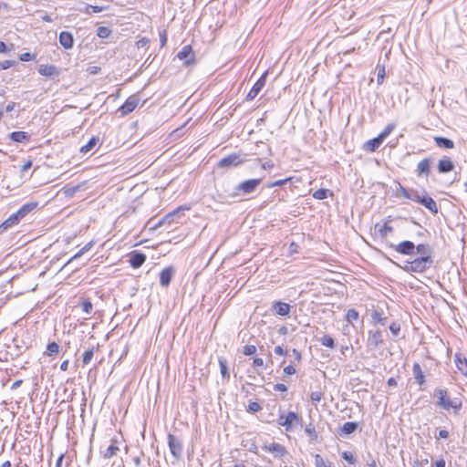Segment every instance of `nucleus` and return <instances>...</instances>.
I'll return each instance as SVG.
<instances>
[{"mask_svg":"<svg viewBox=\"0 0 467 467\" xmlns=\"http://www.w3.org/2000/svg\"><path fill=\"white\" fill-rule=\"evenodd\" d=\"M434 265V249L431 244L410 242V272L423 273Z\"/></svg>","mask_w":467,"mask_h":467,"instance_id":"1","label":"nucleus"},{"mask_svg":"<svg viewBox=\"0 0 467 467\" xmlns=\"http://www.w3.org/2000/svg\"><path fill=\"white\" fill-rule=\"evenodd\" d=\"M410 201L415 202L425 207L433 215L438 213V205L436 202L429 195L425 190H410Z\"/></svg>","mask_w":467,"mask_h":467,"instance_id":"2","label":"nucleus"},{"mask_svg":"<svg viewBox=\"0 0 467 467\" xmlns=\"http://www.w3.org/2000/svg\"><path fill=\"white\" fill-rule=\"evenodd\" d=\"M412 226H410V237L412 240L410 242L413 243V245L417 244H430L431 234L430 232L420 225L418 223L411 221Z\"/></svg>","mask_w":467,"mask_h":467,"instance_id":"3","label":"nucleus"},{"mask_svg":"<svg viewBox=\"0 0 467 467\" xmlns=\"http://www.w3.org/2000/svg\"><path fill=\"white\" fill-rule=\"evenodd\" d=\"M436 396L438 404L444 410L453 409L457 412L462 408V402L458 399L451 400L446 389H437Z\"/></svg>","mask_w":467,"mask_h":467,"instance_id":"4","label":"nucleus"},{"mask_svg":"<svg viewBox=\"0 0 467 467\" xmlns=\"http://www.w3.org/2000/svg\"><path fill=\"white\" fill-rule=\"evenodd\" d=\"M262 181V178H258L249 179L240 182L234 187V196H245L247 194L253 193L260 185Z\"/></svg>","mask_w":467,"mask_h":467,"instance_id":"5","label":"nucleus"},{"mask_svg":"<svg viewBox=\"0 0 467 467\" xmlns=\"http://www.w3.org/2000/svg\"><path fill=\"white\" fill-rule=\"evenodd\" d=\"M246 154L233 153L223 158L217 164L219 168L237 167L243 164L246 159Z\"/></svg>","mask_w":467,"mask_h":467,"instance_id":"6","label":"nucleus"},{"mask_svg":"<svg viewBox=\"0 0 467 467\" xmlns=\"http://www.w3.org/2000/svg\"><path fill=\"white\" fill-rule=\"evenodd\" d=\"M427 367L425 364L420 365V363L415 362L412 367V374L415 379V382L419 385L420 390H424L426 389V374Z\"/></svg>","mask_w":467,"mask_h":467,"instance_id":"7","label":"nucleus"},{"mask_svg":"<svg viewBox=\"0 0 467 467\" xmlns=\"http://www.w3.org/2000/svg\"><path fill=\"white\" fill-rule=\"evenodd\" d=\"M180 60L184 61L185 66H192L195 64V55L191 45H185L181 51L177 54Z\"/></svg>","mask_w":467,"mask_h":467,"instance_id":"8","label":"nucleus"},{"mask_svg":"<svg viewBox=\"0 0 467 467\" xmlns=\"http://www.w3.org/2000/svg\"><path fill=\"white\" fill-rule=\"evenodd\" d=\"M140 103V98L138 95L130 96L124 104L119 108V111L122 116L128 115L132 112L138 104Z\"/></svg>","mask_w":467,"mask_h":467,"instance_id":"9","label":"nucleus"},{"mask_svg":"<svg viewBox=\"0 0 467 467\" xmlns=\"http://www.w3.org/2000/svg\"><path fill=\"white\" fill-rule=\"evenodd\" d=\"M168 445L171 451V453L176 458L179 459L182 454V443L180 439L175 437L173 434L168 435Z\"/></svg>","mask_w":467,"mask_h":467,"instance_id":"10","label":"nucleus"},{"mask_svg":"<svg viewBox=\"0 0 467 467\" xmlns=\"http://www.w3.org/2000/svg\"><path fill=\"white\" fill-rule=\"evenodd\" d=\"M189 209H190L189 207H183V206L178 207L174 211L167 213L162 219H161L159 221V223L153 227V229H157V228L161 227V225H163L164 223H171L172 222H174L175 217H180L182 214V212L184 210H189Z\"/></svg>","mask_w":467,"mask_h":467,"instance_id":"11","label":"nucleus"},{"mask_svg":"<svg viewBox=\"0 0 467 467\" xmlns=\"http://www.w3.org/2000/svg\"><path fill=\"white\" fill-rule=\"evenodd\" d=\"M266 76H267V72H265L260 77V78L254 83V85L253 86V88L250 89V91L248 92V94L246 96L247 101L253 100L259 94V92L262 90V88L265 85Z\"/></svg>","mask_w":467,"mask_h":467,"instance_id":"12","label":"nucleus"},{"mask_svg":"<svg viewBox=\"0 0 467 467\" xmlns=\"http://www.w3.org/2000/svg\"><path fill=\"white\" fill-rule=\"evenodd\" d=\"M294 424H300L302 426V419L294 411H289L284 421L280 423V426L285 427V431H289L292 430Z\"/></svg>","mask_w":467,"mask_h":467,"instance_id":"13","label":"nucleus"},{"mask_svg":"<svg viewBox=\"0 0 467 467\" xmlns=\"http://www.w3.org/2000/svg\"><path fill=\"white\" fill-rule=\"evenodd\" d=\"M262 449L265 451L275 453V457L282 458L287 454L285 447L277 442H272L270 444H264Z\"/></svg>","mask_w":467,"mask_h":467,"instance_id":"14","label":"nucleus"},{"mask_svg":"<svg viewBox=\"0 0 467 467\" xmlns=\"http://www.w3.org/2000/svg\"><path fill=\"white\" fill-rule=\"evenodd\" d=\"M383 342V335L379 330H370L368 337V347L375 348Z\"/></svg>","mask_w":467,"mask_h":467,"instance_id":"15","label":"nucleus"},{"mask_svg":"<svg viewBox=\"0 0 467 467\" xmlns=\"http://www.w3.org/2000/svg\"><path fill=\"white\" fill-rule=\"evenodd\" d=\"M175 274V270L172 266L164 268L160 274V285L162 287H167Z\"/></svg>","mask_w":467,"mask_h":467,"instance_id":"16","label":"nucleus"},{"mask_svg":"<svg viewBox=\"0 0 467 467\" xmlns=\"http://www.w3.org/2000/svg\"><path fill=\"white\" fill-rule=\"evenodd\" d=\"M431 161L430 158H425V159L421 160L418 163L417 168L415 170L416 174L419 177H421V176L428 177L430 174V171H431Z\"/></svg>","mask_w":467,"mask_h":467,"instance_id":"17","label":"nucleus"},{"mask_svg":"<svg viewBox=\"0 0 467 467\" xmlns=\"http://www.w3.org/2000/svg\"><path fill=\"white\" fill-rule=\"evenodd\" d=\"M38 73L45 77L52 78H57L60 74L59 69L54 65H40Z\"/></svg>","mask_w":467,"mask_h":467,"instance_id":"18","label":"nucleus"},{"mask_svg":"<svg viewBox=\"0 0 467 467\" xmlns=\"http://www.w3.org/2000/svg\"><path fill=\"white\" fill-rule=\"evenodd\" d=\"M129 256V262L133 268L140 267L146 261V255L138 251L131 252Z\"/></svg>","mask_w":467,"mask_h":467,"instance_id":"19","label":"nucleus"},{"mask_svg":"<svg viewBox=\"0 0 467 467\" xmlns=\"http://www.w3.org/2000/svg\"><path fill=\"white\" fill-rule=\"evenodd\" d=\"M59 44L65 49H71L74 46V37L70 32L62 31L58 36Z\"/></svg>","mask_w":467,"mask_h":467,"instance_id":"20","label":"nucleus"},{"mask_svg":"<svg viewBox=\"0 0 467 467\" xmlns=\"http://www.w3.org/2000/svg\"><path fill=\"white\" fill-rule=\"evenodd\" d=\"M438 171L440 173H448L454 169V163L449 157H443L438 162Z\"/></svg>","mask_w":467,"mask_h":467,"instance_id":"21","label":"nucleus"},{"mask_svg":"<svg viewBox=\"0 0 467 467\" xmlns=\"http://www.w3.org/2000/svg\"><path fill=\"white\" fill-rule=\"evenodd\" d=\"M384 140L380 136H377L376 138H373L369 140H368L364 146L363 149L366 151L374 152L376 151L380 145L383 143Z\"/></svg>","mask_w":467,"mask_h":467,"instance_id":"22","label":"nucleus"},{"mask_svg":"<svg viewBox=\"0 0 467 467\" xmlns=\"http://www.w3.org/2000/svg\"><path fill=\"white\" fill-rule=\"evenodd\" d=\"M371 318L376 324L385 325L388 317L385 315L382 308L378 306L372 310Z\"/></svg>","mask_w":467,"mask_h":467,"instance_id":"23","label":"nucleus"},{"mask_svg":"<svg viewBox=\"0 0 467 467\" xmlns=\"http://www.w3.org/2000/svg\"><path fill=\"white\" fill-rule=\"evenodd\" d=\"M455 364L458 370L464 376H467V359L461 353L455 354Z\"/></svg>","mask_w":467,"mask_h":467,"instance_id":"24","label":"nucleus"},{"mask_svg":"<svg viewBox=\"0 0 467 467\" xmlns=\"http://www.w3.org/2000/svg\"><path fill=\"white\" fill-rule=\"evenodd\" d=\"M8 137L15 142H27L30 140V135L26 131H13Z\"/></svg>","mask_w":467,"mask_h":467,"instance_id":"25","label":"nucleus"},{"mask_svg":"<svg viewBox=\"0 0 467 467\" xmlns=\"http://www.w3.org/2000/svg\"><path fill=\"white\" fill-rule=\"evenodd\" d=\"M358 427V425L357 422L348 421L344 423L342 427H340L338 435L343 436L352 434L357 431Z\"/></svg>","mask_w":467,"mask_h":467,"instance_id":"26","label":"nucleus"},{"mask_svg":"<svg viewBox=\"0 0 467 467\" xmlns=\"http://www.w3.org/2000/svg\"><path fill=\"white\" fill-rule=\"evenodd\" d=\"M119 451V448L117 445V441L112 440L111 443L106 448V450L101 451V453L105 459H109L115 456Z\"/></svg>","mask_w":467,"mask_h":467,"instance_id":"27","label":"nucleus"},{"mask_svg":"<svg viewBox=\"0 0 467 467\" xmlns=\"http://www.w3.org/2000/svg\"><path fill=\"white\" fill-rule=\"evenodd\" d=\"M274 309L277 315L285 317L289 315L290 305L278 301L274 304Z\"/></svg>","mask_w":467,"mask_h":467,"instance_id":"28","label":"nucleus"},{"mask_svg":"<svg viewBox=\"0 0 467 467\" xmlns=\"http://www.w3.org/2000/svg\"><path fill=\"white\" fill-rule=\"evenodd\" d=\"M434 141L439 148L452 149L454 147V142L445 137H435Z\"/></svg>","mask_w":467,"mask_h":467,"instance_id":"29","label":"nucleus"},{"mask_svg":"<svg viewBox=\"0 0 467 467\" xmlns=\"http://www.w3.org/2000/svg\"><path fill=\"white\" fill-rule=\"evenodd\" d=\"M37 206L36 202H28L24 204L17 212V215L20 219H23L26 214L33 211Z\"/></svg>","mask_w":467,"mask_h":467,"instance_id":"30","label":"nucleus"},{"mask_svg":"<svg viewBox=\"0 0 467 467\" xmlns=\"http://www.w3.org/2000/svg\"><path fill=\"white\" fill-rule=\"evenodd\" d=\"M219 366L220 371L223 379L229 380L230 379V372L228 369V363L224 358H219Z\"/></svg>","mask_w":467,"mask_h":467,"instance_id":"31","label":"nucleus"},{"mask_svg":"<svg viewBox=\"0 0 467 467\" xmlns=\"http://www.w3.org/2000/svg\"><path fill=\"white\" fill-rule=\"evenodd\" d=\"M333 192L329 189H318L313 192V197L317 200H324L332 196Z\"/></svg>","mask_w":467,"mask_h":467,"instance_id":"32","label":"nucleus"},{"mask_svg":"<svg viewBox=\"0 0 467 467\" xmlns=\"http://www.w3.org/2000/svg\"><path fill=\"white\" fill-rule=\"evenodd\" d=\"M99 138L98 137H92L89 139V140L88 141L87 144L83 145L81 148H80V152L81 153H88V151H90L96 145L97 143L99 142Z\"/></svg>","mask_w":467,"mask_h":467,"instance_id":"33","label":"nucleus"},{"mask_svg":"<svg viewBox=\"0 0 467 467\" xmlns=\"http://www.w3.org/2000/svg\"><path fill=\"white\" fill-rule=\"evenodd\" d=\"M59 352V346L56 342H49L47 346V349L44 352V355L53 357Z\"/></svg>","mask_w":467,"mask_h":467,"instance_id":"34","label":"nucleus"},{"mask_svg":"<svg viewBox=\"0 0 467 467\" xmlns=\"http://www.w3.org/2000/svg\"><path fill=\"white\" fill-rule=\"evenodd\" d=\"M375 228L381 237H385L389 233L392 232V227L389 226L388 223L376 224Z\"/></svg>","mask_w":467,"mask_h":467,"instance_id":"35","label":"nucleus"},{"mask_svg":"<svg viewBox=\"0 0 467 467\" xmlns=\"http://www.w3.org/2000/svg\"><path fill=\"white\" fill-rule=\"evenodd\" d=\"M93 245L92 242H89L88 244H87L85 246H83L75 255H73L68 261L67 263L66 264V265H67L68 264H70L73 260L77 259V258H79L82 254H84L87 251H88L91 246Z\"/></svg>","mask_w":467,"mask_h":467,"instance_id":"36","label":"nucleus"},{"mask_svg":"<svg viewBox=\"0 0 467 467\" xmlns=\"http://www.w3.org/2000/svg\"><path fill=\"white\" fill-rule=\"evenodd\" d=\"M93 245L92 242H89L88 244H87L85 246H83L75 255H73L68 261L67 263L66 264V265H67L68 264H70L73 260L77 259V258H79L82 254H84L87 251H88L91 246Z\"/></svg>","mask_w":467,"mask_h":467,"instance_id":"37","label":"nucleus"},{"mask_svg":"<svg viewBox=\"0 0 467 467\" xmlns=\"http://www.w3.org/2000/svg\"><path fill=\"white\" fill-rule=\"evenodd\" d=\"M104 9L103 6L87 5L85 9H81L80 12L90 15L92 13L102 12Z\"/></svg>","mask_w":467,"mask_h":467,"instance_id":"38","label":"nucleus"},{"mask_svg":"<svg viewBox=\"0 0 467 467\" xmlns=\"http://www.w3.org/2000/svg\"><path fill=\"white\" fill-rule=\"evenodd\" d=\"M80 189L79 185L77 186H65L63 188V192L67 197H73L76 192H78Z\"/></svg>","mask_w":467,"mask_h":467,"instance_id":"39","label":"nucleus"},{"mask_svg":"<svg viewBox=\"0 0 467 467\" xmlns=\"http://www.w3.org/2000/svg\"><path fill=\"white\" fill-rule=\"evenodd\" d=\"M320 343L325 346V347H327V348H335V341L334 339L328 336V335H324L321 338H320Z\"/></svg>","mask_w":467,"mask_h":467,"instance_id":"40","label":"nucleus"},{"mask_svg":"<svg viewBox=\"0 0 467 467\" xmlns=\"http://www.w3.org/2000/svg\"><path fill=\"white\" fill-rule=\"evenodd\" d=\"M305 432L313 440V441H316L317 440V432L316 431V428L315 426L310 423L308 424L306 428H305Z\"/></svg>","mask_w":467,"mask_h":467,"instance_id":"41","label":"nucleus"},{"mask_svg":"<svg viewBox=\"0 0 467 467\" xmlns=\"http://www.w3.org/2000/svg\"><path fill=\"white\" fill-rule=\"evenodd\" d=\"M20 217L17 215V213H14L10 215L4 223L5 225H7L9 228L16 225L19 223Z\"/></svg>","mask_w":467,"mask_h":467,"instance_id":"42","label":"nucleus"},{"mask_svg":"<svg viewBox=\"0 0 467 467\" xmlns=\"http://www.w3.org/2000/svg\"><path fill=\"white\" fill-rule=\"evenodd\" d=\"M111 30L107 26H99L97 29V36L100 38H107L110 36Z\"/></svg>","mask_w":467,"mask_h":467,"instance_id":"43","label":"nucleus"},{"mask_svg":"<svg viewBox=\"0 0 467 467\" xmlns=\"http://www.w3.org/2000/svg\"><path fill=\"white\" fill-rule=\"evenodd\" d=\"M315 465L316 467H329L331 465V462L325 461L321 455L316 454Z\"/></svg>","mask_w":467,"mask_h":467,"instance_id":"44","label":"nucleus"},{"mask_svg":"<svg viewBox=\"0 0 467 467\" xmlns=\"http://www.w3.org/2000/svg\"><path fill=\"white\" fill-rule=\"evenodd\" d=\"M93 355H94V348H88V350H86L83 353V359H82L83 365H88L91 361Z\"/></svg>","mask_w":467,"mask_h":467,"instance_id":"45","label":"nucleus"},{"mask_svg":"<svg viewBox=\"0 0 467 467\" xmlns=\"http://www.w3.org/2000/svg\"><path fill=\"white\" fill-rule=\"evenodd\" d=\"M346 318H347L348 322H349V323H351L355 320H358V312L354 308L348 309L347 312Z\"/></svg>","mask_w":467,"mask_h":467,"instance_id":"46","label":"nucleus"},{"mask_svg":"<svg viewBox=\"0 0 467 467\" xmlns=\"http://www.w3.org/2000/svg\"><path fill=\"white\" fill-rule=\"evenodd\" d=\"M396 250L403 254H409V240L403 241L396 246Z\"/></svg>","mask_w":467,"mask_h":467,"instance_id":"47","label":"nucleus"},{"mask_svg":"<svg viewBox=\"0 0 467 467\" xmlns=\"http://www.w3.org/2000/svg\"><path fill=\"white\" fill-rule=\"evenodd\" d=\"M341 456L344 460H346L349 464H355L357 462V459L354 454L350 451H343Z\"/></svg>","mask_w":467,"mask_h":467,"instance_id":"48","label":"nucleus"},{"mask_svg":"<svg viewBox=\"0 0 467 467\" xmlns=\"http://www.w3.org/2000/svg\"><path fill=\"white\" fill-rule=\"evenodd\" d=\"M81 308L86 314H88V315L91 314V312L93 310V306H92V303L90 302V300H88V299L83 300L81 303Z\"/></svg>","mask_w":467,"mask_h":467,"instance_id":"49","label":"nucleus"},{"mask_svg":"<svg viewBox=\"0 0 467 467\" xmlns=\"http://www.w3.org/2000/svg\"><path fill=\"white\" fill-rule=\"evenodd\" d=\"M394 124H388L383 131H381L379 136H380L383 140H385L394 130Z\"/></svg>","mask_w":467,"mask_h":467,"instance_id":"50","label":"nucleus"},{"mask_svg":"<svg viewBox=\"0 0 467 467\" xmlns=\"http://www.w3.org/2000/svg\"><path fill=\"white\" fill-rule=\"evenodd\" d=\"M378 74H377V81L379 84H381L385 78V67L378 66L377 67Z\"/></svg>","mask_w":467,"mask_h":467,"instance_id":"51","label":"nucleus"},{"mask_svg":"<svg viewBox=\"0 0 467 467\" xmlns=\"http://www.w3.org/2000/svg\"><path fill=\"white\" fill-rule=\"evenodd\" d=\"M291 180V178H286V179H283V180H278V181H275L273 182H270L266 185L267 188H274L275 186H283L285 185L287 182H289Z\"/></svg>","mask_w":467,"mask_h":467,"instance_id":"52","label":"nucleus"},{"mask_svg":"<svg viewBox=\"0 0 467 467\" xmlns=\"http://www.w3.org/2000/svg\"><path fill=\"white\" fill-rule=\"evenodd\" d=\"M262 410L261 405L258 402L252 401L248 404L247 411L257 412Z\"/></svg>","mask_w":467,"mask_h":467,"instance_id":"53","label":"nucleus"},{"mask_svg":"<svg viewBox=\"0 0 467 467\" xmlns=\"http://www.w3.org/2000/svg\"><path fill=\"white\" fill-rule=\"evenodd\" d=\"M36 56L30 52H25L19 56V59L24 62L34 60Z\"/></svg>","mask_w":467,"mask_h":467,"instance_id":"54","label":"nucleus"},{"mask_svg":"<svg viewBox=\"0 0 467 467\" xmlns=\"http://www.w3.org/2000/svg\"><path fill=\"white\" fill-rule=\"evenodd\" d=\"M255 352H256V348L254 345H246V346H244V351H243V353L245 356L254 355V354H255Z\"/></svg>","mask_w":467,"mask_h":467,"instance_id":"55","label":"nucleus"},{"mask_svg":"<svg viewBox=\"0 0 467 467\" xmlns=\"http://www.w3.org/2000/svg\"><path fill=\"white\" fill-rule=\"evenodd\" d=\"M323 397V393L321 391H313L310 394V399L313 402H319Z\"/></svg>","mask_w":467,"mask_h":467,"instance_id":"56","label":"nucleus"},{"mask_svg":"<svg viewBox=\"0 0 467 467\" xmlns=\"http://www.w3.org/2000/svg\"><path fill=\"white\" fill-rule=\"evenodd\" d=\"M389 330L394 336H398L400 330V325L399 323L393 322L389 325Z\"/></svg>","mask_w":467,"mask_h":467,"instance_id":"57","label":"nucleus"},{"mask_svg":"<svg viewBox=\"0 0 467 467\" xmlns=\"http://www.w3.org/2000/svg\"><path fill=\"white\" fill-rule=\"evenodd\" d=\"M15 64H16L15 60H5L0 63V68L5 70V69H7V68L13 67Z\"/></svg>","mask_w":467,"mask_h":467,"instance_id":"58","label":"nucleus"},{"mask_svg":"<svg viewBox=\"0 0 467 467\" xmlns=\"http://www.w3.org/2000/svg\"><path fill=\"white\" fill-rule=\"evenodd\" d=\"M288 252H289L290 254L298 253L299 252V245L296 243L292 242L289 244Z\"/></svg>","mask_w":467,"mask_h":467,"instance_id":"59","label":"nucleus"},{"mask_svg":"<svg viewBox=\"0 0 467 467\" xmlns=\"http://www.w3.org/2000/svg\"><path fill=\"white\" fill-rule=\"evenodd\" d=\"M283 371H284L285 375L291 376V375L296 374V369L292 365H288V366L284 368Z\"/></svg>","mask_w":467,"mask_h":467,"instance_id":"60","label":"nucleus"},{"mask_svg":"<svg viewBox=\"0 0 467 467\" xmlns=\"http://www.w3.org/2000/svg\"><path fill=\"white\" fill-rule=\"evenodd\" d=\"M274 352L275 355H279V356H285L287 354V351L282 346H276L274 348Z\"/></svg>","mask_w":467,"mask_h":467,"instance_id":"61","label":"nucleus"},{"mask_svg":"<svg viewBox=\"0 0 467 467\" xmlns=\"http://www.w3.org/2000/svg\"><path fill=\"white\" fill-rule=\"evenodd\" d=\"M274 389L279 392H286L288 389L285 384L277 383L274 386Z\"/></svg>","mask_w":467,"mask_h":467,"instance_id":"62","label":"nucleus"},{"mask_svg":"<svg viewBox=\"0 0 467 467\" xmlns=\"http://www.w3.org/2000/svg\"><path fill=\"white\" fill-rule=\"evenodd\" d=\"M161 47H164L167 43V32L163 30L160 33Z\"/></svg>","mask_w":467,"mask_h":467,"instance_id":"63","label":"nucleus"},{"mask_svg":"<svg viewBox=\"0 0 467 467\" xmlns=\"http://www.w3.org/2000/svg\"><path fill=\"white\" fill-rule=\"evenodd\" d=\"M261 165L264 170H272L275 167V164L272 161L263 162Z\"/></svg>","mask_w":467,"mask_h":467,"instance_id":"64","label":"nucleus"}]
</instances>
